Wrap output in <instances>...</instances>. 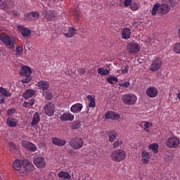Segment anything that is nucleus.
Listing matches in <instances>:
<instances>
[{"label": "nucleus", "mask_w": 180, "mask_h": 180, "mask_svg": "<svg viewBox=\"0 0 180 180\" xmlns=\"http://www.w3.org/2000/svg\"><path fill=\"white\" fill-rule=\"evenodd\" d=\"M171 11V6L169 4H160L156 3L153 5V7L151 11V14L153 16H155L157 15V12L160 13V15H167Z\"/></svg>", "instance_id": "1"}, {"label": "nucleus", "mask_w": 180, "mask_h": 180, "mask_svg": "<svg viewBox=\"0 0 180 180\" xmlns=\"http://www.w3.org/2000/svg\"><path fill=\"white\" fill-rule=\"evenodd\" d=\"M110 157L114 162H122L126 160V152L122 149H117L111 153Z\"/></svg>", "instance_id": "2"}, {"label": "nucleus", "mask_w": 180, "mask_h": 180, "mask_svg": "<svg viewBox=\"0 0 180 180\" xmlns=\"http://www.w3.org/2000/svg\"><path fill=\"white\" fill-rule=\"evenodd\" d=\"M0 40L2 41L4 44H5L8 49H13V47H15L13 39L11 38V37L5 32L0 33Z\"/></svg>", "instance_id": "3"}, {"label": "nucleus", "mask_w": 180, "mask_h": 180, "mask_svg": "<svg viewBox=\"0 0 180 180\" xmlns=\"http://www.w3.org/2000/svg\"><path fill=\"white\" fill-rule=\"evenodd\" d=\"M122 101L124 105H134L137 102V96L133 94H127L122 96Z\"/></svg>", "instance_id": "4"}, {"label": "nucleus", "mask_w": 180, "mask_h": 180, "mask_svg": "<svg viewBox=\"0 0 180 180\" xmlns=\"http://www.w3.org/2000/svg\"><path fill=\"white\" fill-rule=\"evenodd\" d=\"M69 146L75 150H79V148H82L84 146V140L78 137L72 138L69 141Z\"/></svg>", "instance_id": "5"}, {"label": "nucleus", "mask_w": 180, "mask_h": 180, "mask_svg": "<svg viewBox=\"0 0 180 180\" xmlns=\"http://www.w3.org/2000/svg\"><path fill=\"white\" fill-rule=\"evenodd\" d=\"M162 66V59L161 58H155L150 66V71L155 72V71H158L160 68Z\"/></svg>", "instance_id": "6"}, {"label": "nucleus", "mask_w": 180, "mask_h": 180, "mask_svg": "<svg viewBox=\"0 0 180 180\" xmlns=\"http://www.w3.org/2000/svg\"><path fill=\"white\" fill-rule=\"evenodd\" d=\"M43 110L46 116L51 117L54 115V112H56V105L53 103H48L44 107Z\"/></svg>", "instance_id": "7"}, {"label": "nucleus", "mask_w": 180, "mask_h": 180, "mask_svg": "<svg viewBox=\"0 0 180 180\" xmlns=\"http://www.w3.org/2000/svg\"><path fill=\"white\" fill-rule=\"evenodd\" d=\"M127 50L131 54H137L140 51V45L136 42H129L127 46Z\"/></svg>", "instance_id": "8"}, {"label": "nucleus", "mask_w": 180, "mask_h": 180, "mask_svg": "<svg viewBox=\"0 0 180 180\" xmlns=\"http://www.w3.org/2000/svg\"><path fill=\"white\" fill-rule=\"evenodd\" d=\"M179 139L176 137H170L166 142V144L169 148H176L179 146Z\"/></svg>", "instance_id": "9"}, {"label": "nucleus", "mask_w": 180, "mask_h": 180, "mask_svg": "<svg viewBox=\"0 0 180 180\" xmlns=\"http://www.w3.org/2000/svg\"><path fill=\"white\" fill-rule=\"evenodd\" d=\"M22 147L27 150V151H31L32 153H34V151L37 150V147L33 143L27 141H23L21 143Z\"/></svg>", "instance_id": "10"}, {"label": "nucleus", "mask_w": 180, "mask_h": 180, "mask_svg": "<svg viewBox=\"0 0 180 180\" xmlns=\"http://www.w3.org/2000/svg\"><path fill=\"white\" fill-rule=\"evenodd\" d=\"M33 162L38 168H44L46 167V159L43 157L36 158Z\"/></svg>", "instance_id": "11"}, {"label": "nucleus", "mask_w": 180, "mask_h": 180, "mask_svg": "<svg viewBox=\"0 0 180 180\" xmlns=\"http://www.w3.org/2000/svg\"><path fill=\"white\" fill-rule=\"evenodd\" d=\"M146 95L149 98H155V96H157V95H158V89H157V88L151 86L147 89Z\"/></svg>", "instance_id": "12"}, {"label": "nucleus", "mask_w": 180, "mask_h": 180, "mask_svg": "<svg viewBox=\"0 0 180 180\" xmlns=\"http://www.w3.org/2000/svg\"><path fill=\"white\" fill-rule=\"evenodd\" d=\"M37 86L41 91H47L50 88V84L46 80H40L37 82Z\"/></svg>", "instance_id": "13"}, {"label": "nucleus", "mask_w": 180, "mask_h": 180, "mask_svg": "<svg viewBox=\"0 0 180 180\" xmlns=\"http://www.w3.org/2000/svg\"><path fill=\"white\" fill-rule=\"evenodd\" d=\"M18 29L20 32L23 37H29L30 34H32V31L27 27H25L22 25H18Z\"/></svg>", "instance_id": "14"}, {"label": "nucleus", "mask_w": 180, "mask_h": 180, "mask_svg": "<svg viewBox=\"0 0 180 180\" xmlns=\"http://www.w3.org/2000/svg\"><path fill=\"white\" fill-rule=\"evenodd\" d=\"M62 122H72L75 117L71 112H64L60 117Z\"/></svg>", "instance_id": "15"}, {"label": "nucleus", "mask_w": 180, "mask_h": 180, "mask_svg": "<svg viewBox=\"0 0 180 180\" xmlns=\"http://www.w3.org/2000/svg\"><path fill=\"white\" fill-rule=\"evenodd\" d=\"M52 144L58 146V147H64L67 144V141L58 137H53L52 138Z\"/></svg>", "instance_id": "16"}, {"label": "nucleus", "mask_w": 180, "mask_h": 180, "mask_svg": "<svg viewBox=\"0 0 180 180\" xmlns=\"http://www.w3.org/2000/svg\"><path fill=\"white\" fill-rule=\"evenodd\" d=\"M20 75L21 77H26V75H32V68L29 66H22L20 70Z\"/></svg>", "instance_id": "17"}, {"label": "nucleus", "mask_w": 180, "mask_h": 180, "mask_svg": "<svg viewBox=\"0 0 180 180\" xmlns=\"http://www.w3.org/2000/svg\"><path fill=\"white\" fill-rule=\"evenodd\" d=\"M82 108H84V105L81 103H77L71 106L70 112L72 113H79L82 110Z\"/></svg>", "instance_id": "18"}, {"label": "nucleus", "mask_w": 180, "mask_h": 180, "mask_svg": "<svg viewBox=\"0 0 180 180\" xmlns=\"http://www.w3.org/2000/svg\"><path fill=\"white\" fill-rule=\"evenodd\" d=\"M22 165L24 167L25 171H33V169H34L33 164L30 163V162L26 159L22 160Z\"/></svg>", "instance_id": "19"}, {"label": "nucleus", "mask_w": 180, "mask_h": 180, "mask_svg": "<svg viewBox=\"0 0 180 180\" xmlns=\"http://www.w3.org/2000/svg\"><path fill=\"white\" fill-rule=\"evenodd\" d=\"M105 119H111L112 120H116L120 119V115L113 111L108 112L105 114Z\"/></svg>", "instance_id": "20"}, {"label": "nucleus", "mask_w": 180, "mask_h": 180, "mask_svg": "<svg viewBox=\"0 0 180 180\" xmlns=\"http://www.w3.org/2000/svg\"><path fill=\"white\" fill-rule=\"evenodd\" d=\"M131 36V30L130 28H124L122 31V37L124 40H129Z\"/></svg>", "instance_id": "21"}, {"label": "nucleus", "mask_w": 180, "mask_h": 180, "mask_svg": "<svg viewBox=\"0 0 180 180\" xmlns=\"http://www.w3.org/2000/svg\"><path fill=\"white\" fill-rule=\"evenodd\" d=\"M141 162L142 164H148L150 162V153L146 150H143L141 153Z\"/></svg>", "instance_id": "22"}, {"label": "nucleus", "mask_w": 180, "mask_h": 180, "mask_svg": "<svg viewBox=\"0 0 180 180\" xmlns=\"http://www.w3.org/2000/svg\"><path fill=\"white\" fill-rule=\"evenodd\" d=\"M107 135L109 139V141L110 143H113L114 140H116V138L117 137V132L113 129H110L108 131Z\"/></svg>", "instance_id": "23"}, {"label": "nucleus", "mask_w": 180, "mask_h": 180, "mask_svg": "<svg viewBox=\"0 0 180 180\" xmlns=\"http://www.w3.org/2000/svg\"><path fill=\"white\" fill-rule=\"evenodd\" d=\"M39 122H40V114H39V112H35L33 115L32 121L31 122L32 127H34V126H37Z\"/></svg>", "instance_id": "24"}, {"label": "nucleus", "mask_w": 180, "mask_h": 180, "mask_svg": "<svg viewBox=\"0 0 180 180\" xmlns=\"http://www.w3.org/2000/svg\"><path fill=\"white\" fill-rule=\"evenodd\" d=\"M40 17V14L36 11L31 12L27 14V20H36Z\"/></svg>", "instance_id": "25"}, {"label": "nucleus", "mask_w": 180, "mask_h": 180, "mask_svg": "<svg viewBox=\"0 0 180 180\" xmlns=\"http://www.w3.org/2000/svg\"><path fill=\"white\" fill-rule=\"evenodd\" d=\"M45 18L48 20L53 21L56 19V13L51 10L46 11L45 13Z\"/></svg>", "instance_id": "26"}, {"label": "nucleus", "mask_w": 180, "mask_h": 180, "mask_svg": "<svg viewBox=\"0 0 180 180\" xmlns=\"http://www.w3.org/2000/svg\"><path fill=\"white\" fill-rule=\"evenodd\" d=\"M76 30L75 28L72 27H68V32H65L64 34L65 37H68V39H71V37H74V36H75V33H76Z\"/></svg>", "instance_id": "27"}, {"label": "nucleus", "mask_w": 180, "mask_h": 180, "mask_svg": "<svg viewBox=\"0 0 180 180\" xmlns=\"http://www.w3.org/2000/svg\"><path fill=\"white\" fill-rule=\"evenodd\" d=\"M86 99L89 101V108H96V103L95 102V96L88 95Z\"/></svg>", "instance_id": "28"}, {"label": "nucleus", "mask_w": 180, "mask_h": 180, "mask_svg": "<svg viewBox=\"0 0 180 180\" xmlns=\"http://www.w3.org/2000/svg\"><path fill=\"white\" fill-rule=\"evenodd\" d=\"M22 160L20 161V160H15L13 163V168L15 169V171H20L22 169Z\"/></svg>", "instance_id": "29"}, {"label": "nucleus", "mask_w": 180, "mask_h": 180, "mask_svg": "<svg viewBox=\"0 0 180 180\" xmlns=\"http://www.w3.org/2000/svg\"><path fill=\"white\" fill-rule=\"evenodd\" d=\"M0 94H1L2 96H4V98H11L12 96V93H10L6 89L2 86L0 87Z\"/></svg>", "instance_id": "30"}, {"label": "nucleus", "mask_w": 180, "mask_h": 180, "mask_svg": "<svg viewBox=\"0 0 180 180\" xmlns=\"http://www.w3.org/2000/svg\"><path fill=\"white\" fill-rule=\"evenodd\" d=\"M34 94H36L35 91L28 89L24 92L23 97L25 98V99H27L29 98H32V96H34Z\"/></svg>", "instance_id": "31"}, {"label": "nucleus", "mask_w": 180, "mask_h": 180, "mask_svg": "<svg viewBox=\"0 0 180 180\" xmlns=\"http://www.w3.org/2000/svg\"><path fill=\"white\" fill-rule=\"evenodd\" d=\"M98 74L105 77V75H109L110 74V71L108 69H105L103 68H100L97 70Z\"/></svg>", "instance_id": "32"}, {"label": "nucleus", "mask_w": 180, "mask_h": 180, "mask_svg": "<svg viewBox=\"0 0 180 180\" xmlns=\"http://www.w3.org/2000/svg\"><path fill=\"white\" fill-rule=\"evenodd\" d=\"M58 175L59 178H62V179H67V180L71 179V175L69 174V173L67 172H60L58 173Z\"/></svg>", "instance_id": "33"}, {"label": "nucleus", "mask_w": 180, "mask_h": 180, "mask_svg": "<svg viewBox=\"0 0 180 180\" xmlns=\"http://www.w3.org/2000/svg\"><path fill=\"white\" fill-rule=\"evenodd\" d=\"M34 98H31L28 102H24L22 104L23 108H32L34 105Z\"/></svg>", "instance_id": "34"}, {"label": "nucleus", "mask_w": 180, "mask_h": 180, "mask_svg": "<svg viewBox=\"0 0 180 180\" xmlns=\"http://www.w3.org/2000/svg\"><path fill=\"white\" fill-rule=\"evenodd\" d=\"M7 124L9 127H16L18 123L16 122V120L13 118H9L7 120Z\"/></svg>", "instance_id": "35"}, {"label": "nucleus", "mask_w": 180, "mask_h": 180, "mask_svg": "<svg viewBox=\"0 0 180 180\" xmlns=\"http://www.w3.org/2000/svg\"><path fill=\"white\" fill-rule=\"evenodd\" d=\"M106 81L108 84H110V85H113V82H119V79L115 76H110L107 78Z\"/></svg>", "instance_id": "36"}, {"label": "nucleus", "mask_w": 180, "mask_h": 180, "mask_svg": "<svg viewBox=\"0 0 180 180\" xmlns=\"http://www.w3.org/2000/svg\"><path fill=\"white\" fill-rule=\"evenodd\" d=\"M82 126L81 122L79 121H75L72 124V130H78Z\"/></svg>", "instance_id": "37"}, {"label": "nucleus", "mask_w": 180, "mask_h": 180, "mask_svg": "<svg viewBox=\"0 0 180 180\" xmlns=\"http://www.w3.org/2000/svg\"><path fill=\"white\" fill-rule=\"evenodd\" d=\"M22 77H24V78L21 80L22 84H29V82L32 81V75H27Z\"/></svg>", "instance_id": "38"}, {"label": "nucleus", "mask_w": 180, "mask_h": 180, "mask_svg": "<svg viewBox=\"0 0 180 180\" xmlns=\"http://www.w3.org/2000/svg\"><path fill=\"white\" fill-rule=\"evenodd\" d=\"M172 50L174 51V53H176V54H180V43L176 42L175 44H174Z\"/></svg>", "instance_id": "39"}, {"label": "nucleus", "mask_w": 180, "mask_h": 180, "mask_svg": "<svg viewBox=\"0 0 180 180\" xmlns=\"http://www.w3.org/2000/svg\"><path fill=\"white\" fill-rule=\"evenodd\" d=\"M43 96H44L46 101H51V99H53V95L51 94V92H50V91L44 92Z\"/></svg>", "instance_id": "40"}, {"label": "nucleus", "mask_w": 180, "mask_h": 180, "mask_svg": "<svg viewBox=\"0 0 180 180\" xmlns=\"http://www.w3.org/2000/svg\"><path fill=\"white\" fill-rule=\"evenodd\" d=\"M150 150H152L155 154L158 153V144L153 143L149 145Z\"/></svg>", "instance_id": "41"}, {"label": "nucleus", "mask_w": 180, "mask_h": 180, "mask_svg": "<svg viewBox=\"0 0 180 180\" xmlns=\"http://www.w3.org/2000/svg\"><path fill=\"white\" fill-rule=\"evenodd\" d=\"M9 8V6L8 5V1H4L1 4H0V9H8Z\"/></svg>", "instance_id": "42"}, {"label": "nucleus", "mask_w": 180, "mask_h": 180, "mask_svg": "<svg viewBox=\"0 0 180 180\" xmlns=\"http://www.w3.org/2000/svg\"><path fill=\"white\" fill-rule=\"evenodd\" d=\"M129 86H130L129 82H124L120 84V86H121V88H129Z\"/></svg>", "instance_id": "43"}, {"label": "nucleus", "mask_w": 180, "mask_h": 180, "mask_svg": "<svg viewBox=\"0 0 180 180\" xmlns=\"http://www.w3.org/2000/svg\"><path fill=\"white\" fill-rule=\"evenodd\" d=\"M122 144H123V142L121 141H116L114 142L112 147L113 148H117V147H119V146H122Z\"/></svg>", "instance_id": "44"}, {"label": "nucleus", "mask_w": 180, "mask_h": 180, "mask_svg": "<svg viewBox=\"0 0 180 180\" xmlns=\"http://www.w3.org/2000/svg\"><path fill=\"white\" fill-rule=\"evenodd\" d=\"M130 8L131 11H137V9H139V5L136 3H131L130 5Z\"/></svg>", "instance_id": "45"}, {"label": "nucleus", "mask_w": 180, "mask_h": 180, "mask_svg": "<svg viewBox=\"0 0 180 180\" xmlns=\"http://www.w3.org/2000/svg\"><path fill=\"white\" fill-rule=\"evenodd\" d=\"M16 53L18 56H21V54L23 53V48H22L20 46H17Z\"/></svg>", "instance_id": "46"}, {"label": "nucleus", "mask_w": 180, "mask_h": 180, "mask_svg": "<svg viewBox=\"0 0 180 180\" xmlns=\"http://www.w3.org/2000/svg\"><path fill=\"white\" fill-rule=\"evenodd\" d=\"M121 72L122 74H127L129 72V65H125L124 68L122 67L121 69Z\"/></svg>", "instance_id": "47"}, {"label": "nucleus", "mask_w": 180, "mask_h": 180, "mask_svg": "<svg viewBox=\"0 0 180 180\" xmlns=\"http://www.w3.org/2000/svg\"><path fill=\"white\" fill-rule=\"evenodd\" d=\"M150 126H153V124H151L148 122H145V124L143 125L144 130H146V131H149L148 127H150Z\"/></svg>", "instance_id": "48"}, {"label": "nucleus", "mask_w": 180, "mask_h": 180, "mask_svg": "<svg viewBox=\"0 0 180 180\" xmlns=\"http://www.w3.org/2000/svg\"><path fill=\"white\" fill-rule=\"evenodd\" d=\"M8 146L11 151H16L18 150V148H16V146L13 143H10Z\"/></svg>", "instance_id": "49"}, {"label": "nucleus", "mask_w": 180, "mask_h": 180, "mask_svg": "<svg viewBox=\"0 0 180 180\" xmlns=\"http://www.w3.org/2000/svg\"><path fill=\"white\" fill-rule=\"evenodd\" d=\"M133 3V0H124V6H130V5Z\"/></svg>", "instance_id": "50"}, {"label": "nucleus", "mask_w": 180, "mask_h": 180, "mask_svg": "<svg viewBox=\"0 0 180 180\" xmlns=\"http://www.w3.org/2000/svg\"><path fill=\"white\" fill-rule=\"evenodd\" d=\"M77 71H78L79 74H80L81 75H82L86 72V70L85 68H79V69H78Z\"/></svg>", "instance_id": "51"}, {"label": "nucleus", "mask_w": 180, "mask_h": 180, "mask_svg": "<svg viewBox=\"0 0 180 180\" xmlns=\"http://www.w3.org/2000/svg\"><path fill=\"white\" fill-rule=\"evenodd\" d=\"M15 112V109H9L7 110V115L8 116H11V115H13V112Z\"/></svg>", "instance_id": "52"}, {"label": "nucleus", "mask_w": 180, "mask_h": 180, "mask_svg": "<svg viewBox=\"0 0 180 180\" xmlns=\"http://www.w3.org/2000/svg\"><path fill=\"white\" fill-rule=\"evenodd\" d=\"M88 155H89V157H93V158H96V153H95V152H89V153H88Z\"/></svg>", "instance_id": "53"}, {"label": "nucleus", "mask_w": 180, "mask_h": 180, "mask_svg": "<svg viewBox=\"0 0 180 180\" xmlns=\"http://www.w3.org/2000/svg\"><path fill=\"white\" fill-rule=\"evenodd\" d=\"M0 104L2 105L5 103V96H0Z\"/></svg>", "instance_id": "54"}, {"label": "nucleus", "mask_w": 180, "mask_h": 180, "mask_svg": "<svg viewBox=\"0 0 180 180\" xmlns=\"http://www.w3.org/2000/svg\"><path fill=\"white\" fill-rule=\"evenodd\" d=\"M162 2L168 5L169 4H171V2H172V0H162Z\"/></svg>", "instance_id": "55"}, {"label": "nucleus", "mask_w": 180, "mask_h": 180, "mask_svg": "<svg viewBox=\"0 0 180 180\" xmlns=\"http://www.w3.org/2000/svg\"><path fill=\"white\" fill-rule=\"evenodd\" d=\"M77 18H79V13H77V15H75Z\"/></svg>", "instance_id": "56"}, {"label": "nucleus", "mask_w": 180, "mask_h": 180, "mask_svg": "<svg viewBox=\"0 0 180 180\" xmlns=\"http://www.w3.org/2000/svg\"><path fill=\"white\" fill-rule=\"evenodd\" d=\"M14 15L15 16H18V13L17 12L14 13Z\"/></svg>", "instance_id": "57"}, {"label": "nucleus", "mask_w": 180, "mask_h": 180, "mask_svg": "<svg viewBox=\"0 0 180 180\" xmlns=\"http://www.w3.org/2000/svg\"><path fill=\"white\" fill-rule=\"evenodd\" d=\"M1 2H2V0H0V4H1Z\"/></svg>", "instance_id": "58"}]
</instances>
